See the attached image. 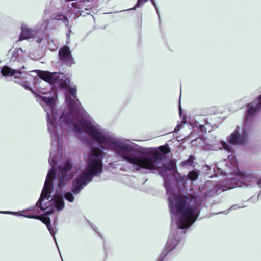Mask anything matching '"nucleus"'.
<instances>
[{"mask_svg": "<svg viewBox=\"0 0 261 261\" xmlns=\"http://www.w3.org/2000/svg\"><path fill=\"white\" fill-rule=\"evenodd\" d=\"M26 217L38 219L41 221L46 225H48L50 223V219L48 217L44 216V215H28Z\"/></svg>", "mask_w": 261, "mask_h": 261, "instance_id": "nucleus-14", "label": "nucleus"}, {"mask_svg": "<svg viewBox=\"0 0 261 261\" xmlns=\"http://www.w3.org/2000/svg\"><path fill=\"white\" fill-rule=\"evenodd\" d=\"M55 207L58 211H61L64 208L65 203L63 198L60 195L55 196L54 198Z\"/></svg>", "mask_w": 261, "mask_h": 261, "instance_id": "nucleus-13", "label": "nucleus"}, {"mask_svg": "<svg viewBox=\"0 0 261 261\" xmlns=\"http://www.w3.org/2000/svg\"><path fill=\"white\" fill-rule=\"evenodd\" d=\"M53 212H54V208H53V207H51L48 211H46L43 215H44V216H46V215H49L52 214L53 213Z\"/></svg>", "mask_w": 261, "mask_h": 261, "instance_id": "nucleus-31", "label": "nucleus"}, {"mask_svg": "<svg viewBox=\"0 0 261 261\" xmlns=\"http://www.w3.org/2000/svg\"><path fill=\"white\" fill-rule=\"evenodd\" d=\"M199 175V172L198 171H191L189 172L188 174V178L191 181L196 180Z\"/></svg>", "mask_w": 261, "mask_h": 261, "instance_id": "nucleus-20", "label": "nucleus"}, {"mask_svg": "<svg viewBox=\"0 0 261 261\" xmlns=\"http://www.w3.org/2000/svg\"><path fill=\"white\" fill-rule=\"evenodd\" d=\"M90 159H97L102 161V151L99 148H93L90 153Z\"/></svg>", "mask_w": 261, "mask_h": 261, "instance_id": "nucleus-15", "label": "nucleus"}, {"mask_svg": "<svg viewBox=\"0 0 261 261\" xmlns=\"http://www.w3.org/2000/svg\"><path fill=\"white\" fill-rule=\"evenodd\" d=\"M43 200H41V198L40 197L39 200L37 201L36 203V206L39 207L42 211H45L47 208H44L42 205V202Z\"/></svg>", "mask_w": 261, "mask_h": 261, "instance_id": "nucleus-28", "label": "nucleus"}, {"mask_svg": "<svg viewBox=\"0 0 261 261\" xmlns=\"http://www.w3.org/2000/svg\"><path fill=\"white\" fill-rule=\"evenodd\" d=\"M64 198L70 202H72L74 200V197L71 192H66L64 194Z\"/></svg>", "mask_w": 261, "mask_h": 261, "instance_id": "nucleus-22", "label": "nucleus"}, {"mask_svg": "<svg viewBox=\"0 0 261 261\" xmlns=\"http://www.w3.org/2000/svg\"><path fill=\"white\" fill-rule=\"evenodd\" d=\"M195 160L193 155H190L187 160L183 161L181 163V166H193Z\"/></svg>", "mask_w": 261, "mask_h": 261, "instance_id": "nucleus-18", "label": "nucleus"}, {"mask_svg": "<svg viewBox=\"0 0 261 261\" xmlns=\"http://www.w3.org/2000/svg\"><path fill=\"white\" fill-rule=\"evenodd\" d=\"M36 97L41 99L47 106H51L53 102V98L50 97L42 96L38 94H36Z\"/></svg>", "mask_w": 261, "mask_h": 261, "instance_id": "nucleus-19", "label": "nucleus"}, {"mask_svg": "<svg viewBox=\"0 0 261 261\" xmlns=\"http://www.w3.org/2000/svg\"><path fill=\"white\" fill-rule=\"evenodd\" d=\"M238 180L246 186H253L258 182V177L252 174L239 171L238 174Z\"/></svg>", "mask_w": 261, "mask_h": 261, "instance_id": "nucleus-7", "label": "nucleus"}, {"mask_svg": "<svg viewBox=\"0 0 261 261\" xmlns=\"http://www.w3.org/2000/svg\"><path fill=\"white\" fill-rule=\"evenodd\" d=\"M68 106L69 110V114L66 116L65 112L63 113L61 118H63L65 122L67 125H72L73 130L75 132L81 133L82 129L79 125L74 122L75 117H76L80 109V105L79 100H74L70 99L68 100Z\"/></svg>", "mask_w": 261, "mask_h": 261, "instance_id": "nucleus-4", "label": "nucleus"}, {"mask_svg": "<svg viewBox=\"0 0 261 261\" xmlns=\"http://www.w3.org/2000/svg\"><path fill=\"white\" fill-rule=\"evenodd\" d=\"M59 57L60 60L67 65L71 66L74 63L71 52L67 46H65L60 48L59 51Z\"/></svg>", "mask_w": 261, "mask_h": 261, "instance_id": "nucleus-8", "label": "nucleus"}, {"mask_svg": "<svg viewBox=\"0 0 261 261\" xmlns=\"http://www.w3.org/2000/svg\"><path fill=\"white\" fill-rule=\"evenodd\" d=\"M222 145L223 148L225 150L229 151H231V147L228 144H227L225 142H223L222 143Z\"/></svg>", "mask_w": 261, "mask_h": 261, "instance_id": "nucleus-30", "label": "nucleus"}, {"mask_svg": "<svg viewBox=\"0 0 261 261\" xmlns=\"http://www.w3.org/2000/svg\"><path fill=\"white\" fill-rule=\"evenodd\" d=\"M56 174V172L55 170L53 168L51 169L47 174L45 182L47 181V184H50L53 185V179H54Z\"/></svg>", "mask_w": 261, "mask_h": 261, "instance_id": "nucleus-16", "label": "nucleus"}, {"mask_svg": "<svg viewBox=\"0 0 261 261\" xmlns=\"http://www.w3.org/2000/svg\"><path fill=\"white\" fill-rule=\"evenodd\" d=\"M215 190L216 193H220L222 191L227 190V189L223 185H218L215 187Z\"/></svg>", "mask_w": 261, "mask_h": 261, "instance_id": "nucleus-25", "label": "nucleus"}, {"mask_svg": "<svg viewBox=\"0 0 261 261\" xmlns=\"http://www.w3.org/2000/svg\"><path fill=\"white\" fill-rule=\"evenodd\" d=\"M1 214H8V213H12L10 212L1 211Z\"/></svg>", "mask_w": 261, "mask_h": 261, "instance_id": "nucleus-34", "label": "nucleus"}, {"mask_svg": "<svg viewBox=\"0 0 261 261\" xmlns=\"http://www.w3.org/2000/svg\"><path fill=\"white\" fill-rule=\"evenodd\" d=\"M159 150L164 153V154H168L169 152H170V148L169 147L168 144H165L164 145L160 146L158 147Z\"/></svg>", "mask_w": 261, "mask_h": 261, "instance_id": "nucleus-21", "label": "nucleus"}, {"mask_svg": "<svg viewBox=\"0 0 261 261\" xmlns=\"http://www.w3.org/2000/svg\"><path fill=\"white\" fill-rule=\"evenodd\" d=\"M164 168L168 171H172L176 168V162L172 160H170L167 163L163 164Z\"/></svg>", "mask_w": 261, "mask_h": 261, "instance_id": "nucleus-17", "label": "nucleus"}, {"mask_svg": "<svg viewBox=\"0 0 261 261\" xmlns=\"http://www.w3.org/2000/svg\"><path fill=\"white\" fill-rule=\"evenodd\" d=\"M53 185L45 182L43 190L42 191L40 198L41 200H44L45 199H48L50 197V194L52 190Z\"/></svg>", "mask_w": 261, "mask_h": 261, "instance_id": "nucleus-11", "label": "nucleus"}, {"mask_svg": "<svg viewBox=\"0 0 261 261\" xmlns=\"http://www.w3.org/2000/svg\"><path fill=\"white\" fill-rule=\"evenodd\" d=\"M248 134L244 130L242 134H240L239 130H235L229 136L228 141L229 143L236 144H244L246 143Z\"/></svg>", "mask_w": 261, "mask_h": 261, "instance_id": "nucleus-6", "label": "nucleus"}, {"mask_svg": "<svg viewBox=\"0 0 261 261\" xmlns=\"http://www.w3.org/2000/svg\"><path fill=\"white\" fill-rule=\"evenodd\" d=\"M179 112H181V107H180V106L179 107Z\"/></svg>", "mask_w": 261, "mask_h": 261, "instance_id": "nucleus-36", "label": "nucleus"}, {"mask_svg": "<svg viewBox=\"0 0 261 261\" xmlns=\"http://www.w3.org/2000/svg\"><path fill=\"white\" fill-rule=\"evenodd\" d=\"M148 0H138L137 4L135 5V7H140L143 5Z\"/></svg>", "mask_w": 261, "mask_h": 261, "instance_id": "nucleus-29", "label": "nucleus"}, {"mask_svg": "<svg viewBox=\"0 0 261 261\" xmlns=\"http://www.w3.org/2000/svg\"><path fill=\"white\" fill-rule=\"evenodd\" d=\"M48 230L51 235H54L56 233L55 229L51 225V223H50L48 225H46Z\"/></svg>", "mask_w": 261, "mask_h": 261, "instance_id": "nucleus-27", "label": "nucleus"}, {"mask_svg": "<svg viewBox=\"0 0 261 261\" xmlns=\"http://www.w3.org/2000/svg\"><path fill=\"white\" fill-rule=\"evenodd\" d=\"M189 197L186 195L174 194L169 198V207L172 213L180 215L178 227L182 229L190 227L199 216L197 205L189 206Z\"/></svg>", "mask_w": 261, "mask_h": 261, "instance_id": "nucleus-2", "label": "nucleus"}, {"mask_svg": "<svg viewBox=\"0 0 261 261\" xmlns=\"http://www.w3.org/2000/svg\"><path fill=\"white\" fill-rule=\"evenodd\" d=\"M60 87L62 88L66 89L67 87V84L66 83H62L60 84Z\"/></svg>", "mask_w": 261, "mask_h": 261, "instance_id": "nucleus-32", "label": "nucleus"}, {"mask_svg": "<svg viewBox=\"0 0 261 261\" xmlns=\"http://www.w3.org/2000/svg\"><path fill=\"white\" fill-rule=\"evenodd\" d=\"M72 167L73 164L69 160L66 161L63 166L59 165L58 166L59 170L58 186L59 187H62L67 180L72 178V175L69 173Z\"/></svg>", "mask_w": 261, "mask_h": 261, "instance_id": "nucleus-5", "label": "nucleus"}, {"mask_svg": "<svg viewBox=\"0 0 261 261\" xmlns=\"http://www.w3.org/2000/svg\"><path fill=\"white\" fill-rule=\"evenodd\" d=\"M256 185H258V186H259L260 187H261V179H259L258 178V182H256Z\"/></svg>", "mask_w": 261, "mask_h": 261, "instance_id": "nucleus-33", "label": "nucleus"}, {"mask_svg": "<svg viewBox=\"0 0 261 261\" xmlns=\"http://www.w3.org/2000/svg\"><path fill=\"white\" fill-rule=\"evenodd\" d=\"M24 66H23V67H22V68H21V69H24Z\"/></svg>", "mask_w": 261, "mask_h": 261, "instance_id": "nucleus-37", "label": "nucleus"}, {"mask_svg": "<svg viewBox=\"0 0 261 261\" xmlns=\"http://www.w3.org/2000/svg\"><path fill=\"white\" fill-rule=\"evenodd\" d=\"M68 93L74 98H76V89L74 87H69L68 89Z\"/></svg>", "mask_w": 261, "mask_h": 261, "instance_id": "nucleus-26", "label": "nucleus"}, {"mask_svg": "<svg viewBox=\"0 0 261 261\" xmlns=\"http://www.w3.org/2000/svg\"><path fill=\"white\" fill-rule=\"evenodd\" d=\"M80 123L84 132L93 139L99 143L113 145L122 158L138 166L139 168L137 169H155L156 162L162 160L164 158L163 154L158 152H153L151 156L147 154L137 155L133 153L135 150L133 146L117 141L109 135L104 134L88 121L83 119L80 121Z\"/></svg>", "mask_w": 261, "mask_h": 261, "instance_id": "nucleus-1", "label": "nucleus"}, {"mask_svg": "<svg viewBox=\"0 0 261 261\" xmlns=\"http://www.w3.org/2000/svg\"><path fill=\"white\" fill-rule=\"evenodd\" d=\"M36 73L40 79L49 84L56 83L59 79V77L56 75V72L38 70L36 71Z\"/></svg>", "mask_w": 261, "mask_h": 261, "instance_id": "nucleus-9", "label": "nucleus"}, {"mask_svg": "<svg viewBox=\"0 0 261 261\" xmlns=\"http://www.w3.org/2000/svg\"><path fill=\"white\" fill-rule=\"evenodd\" d=\"M152 4L154 5V6L156 8V4L154 0H151Z\"/></svg>", "mask_w": 261, "mask_h": 261, "instance_id": "nucleus-35", "label": "nucleus"}, {"mask_svg": "<svg viewBox=\"0 0 261 261\" xmlns=\"http://www.w3.org/2000/svg\"><path fill=\"white\" fill-rule=\"evenodd\" d=\"M102 162L97 159H90L87 163L85 172L72 182V192L78 194L93 178L99 176L102 172Z\"/></svg>", "mask_w": 261, "mask_h": 261, "instance_id": "nucleus-3", "label": "nucleus"}, {"mask_svg": "<svg viewBox=\"0 0 261 261\" xmlns=\"http://www.w3.org/2000/svg\"><path fill=\"white\" fill-rule=\"evenodd\" d=\"M23 72L20 70H15L5 66L1 68V74L4 76H14L15 79H19L21 77Z\"/></svg>", "mask_w": 261, "mask_h": 261, "instance_id": "nucleus-10", "label": "nucleus"}, {"mask_svg": "<svg viewBox=\"0 0 261 261\" xmlns=\"http://www.w3.org/2000/svg\"><path fill=\"white\" fill-rule=\"evenodd\" d=\"M54 19L58 20H62L64 22L68 21L67 17L65 15L60 14L56 15Z\"/></svg>", "mask_w": 261, "mask_h": 261, "instance_id": "nucleus-24", "label": "nucleus"}, {"mask_svg": "<svg viewBox=\"0 0 261 261\" xmlns=\"http://www.w3.org/2000/svg\"><path fill=\"white\" fill-rule=\"evenodd\" d=\"M26 82H23L21 83H19V84L21 86H22L25 90L30 91L33 94L36 95L37 94L36 92L32 88L26 85Z\"/></svg>", "mask_w": 261, "mask_h": 261, "instance_id": "nucleus-23", "label": "nucleus"}, {"mask_svg": "<svg viewBox=\"0 0 261 261\" xmlns=\"http://www.w3.org/2000/svg\"><path fill=\"white\" fill-rule=\"evenodd\" d=\"M33 31L27 27H22V31L19 40L21 41L33 37Z\"/></svg>", "mask_w": 261, "mask_h": 261, "instance_id": "nucleus-12", "label": "nucleus"}]
</instances>
